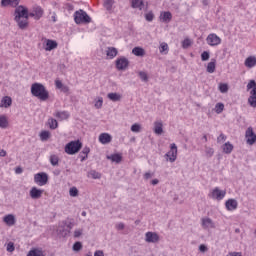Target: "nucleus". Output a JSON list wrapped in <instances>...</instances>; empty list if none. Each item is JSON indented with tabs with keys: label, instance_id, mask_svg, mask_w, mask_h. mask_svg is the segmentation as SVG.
Instances as JSON below:
<instances>
[{
	"label": "nucleus",
	"instance_id": "obj_59",
	"mask_svg": "<svg viewBox=\"0 0 256 256\" xmlns=\"http://www.w3.org/2000/svg\"><path fill=\"white\" fill-rule=\"evenodd\" d=\"M116 229H118V231H123V229H125V224L122 222L116 224Z\"/></svg>",
	"mask_w": 256,
	"mask_h": 256
},
{
	"label": "nucleus",
	"instance_id": "obj_16",
	"mask_svg": "<svg viewBox=\"0 0 256 256\" xmlns=\"http://www.w3.org/2000/svg\"><path fill=\"white\" fill-rule=\"evenodd\" d=\"M11 105H13V99L11 98V96L2 97V99L0 101L1 109H9V107H11Z\"/></svg>",
	"mask_w": 256,
	"mask_h": 256
},
{
	"label": "nucleus",
	"instance_id": "obj_50",
	"mask_svg": "<svg viewBox=\"0 0 256 256\" xmlns=\"http://www.w3.org/2000/svg\"><path fill=\"white\" fill-rule=\"evenodd\" d=\"M73 251H81V249H83V244H81V242H75L73 245Z\"/></svg>",
	"mask_w": 256,
	"mask_h": 256
},
{
	"label": "nucleus",
	"instance_id": "obj_61",
	"mask_svg": "<svg viewBox=\"0 0 256 256\" xmlns=\"http://www.w3.org/2000/svg\"><path fill=\"white\" fill-rule=\"evenodd\" d=\"M226 256H243L241 252H229Z\"/></svg>",
	"mask_w": 256,
	"mask_h": 256
},
{
	"label": "nucleus",
	"instance_id": "obj_27",
	"mask_svg": "<svg viewBox=\"0 0 256 256\" xmlns=\"http://www.w3.org/2000/svg\"><path fill=\"white\" fill-rule=\"evenodd\" d=\"M27 256H45V252L42 248H32Z\"/></svg>",
	"mask_w": 256,
	"mask_h": 256
},
{
	"label": "nucleus",
	"instance_id": "obj_43",
	"mask_svg": "<svg viewBox=\"0 0 256 256\" xmlns=\"http://www.w3.org/2000/svg\"><path fill=\"white\" fill-rule=\"evenodd\" d=\"M248 103H249L250 107H253L255 109L256 108V96L253 94H250V96L248 98Z\"/></svg>",
	"mask_w": 256,
	"mask_h": 256
},
{
	"label": "nucleus",
	"instance_id": "obj_19",
	"mask_svg": "<svg viewBox=\"0 0 256 256\" xmlns=\"http://www.w3.org/2000/svg\"><path fill=\"white\" fill-rule=\"evenodd\" d=\"M43 47L45 51H53V49H57V41L46 39L44 41Z\"/></svg>",
	"mask_w": 256,
	"mask_h": 256
},
{
	"label": "nucleus",
	"instance_id": "obj_13",
	"mask_svg": "<svg viewBox=\"0 0 256 256\" xmlns=\"http://www.w3.org/2000/svg\"><path fill=\"white\" fill-rule=\"evenodd\" d=\"M245 137L248 145H254V143L256 142V135H255V132H253V128L251 127H249L246 130Z\"/></svg>",
	"mask_w": 256,
	"mask_h": 256
},
{
	"label": "nucleus",
	"instance_id": "obj_60",
	"mask_svg": "<svg viewBox=\"0 0 256 256\" xmlns=\"http://www.w3.org/2000/svg\"><path fill=\"white\" fill-rule=\"evenodd\" d=\"M199 251H200L201 253L207 252V246H205L204 244H201V245L199 246Z\"/></svg>",
	"mask_w": 256,
	"mask_h": 256
},
{
	"label": "nucleus",
	"instance_id": "obj_11",
	"mask_svg": "<svg viewBox=\"0 0 256 256\" xmlns=\"http://www.w3.org/2000/svg\"><path fill=\"white\" fill-rule=\"evenodd\" d=\"M145 241L146 243H157L160 241L159 234H157V232H146Z\"/></svg>",
	"mask_w": 256,
	"mask_h": 256
},
{
	"label": "nucleus",
	"instance_id": "obj_28",
	"mask_svg": "<svg viewBox=\"0 0 256 256\" xmlns=\"http://www.w3.org/2000/svg\"><path fill=\"white\" fill-rule=\"evenodd\" d=\"M9 127V118L7 115H0V129H7Z\"/></svg>",
	"mask_w": 256,
	"mask_h": 256
},
{
	"label": "nucleus",
	"instance_id": "obj_57",
	"mask_svg": "<svg viewBox=\"0 0 256 256\" xmlns=\"http://www.w3.org/2000/svg\"><path fill=\"white\" fill-rule=\"evenodd\" d=\"M81 235H83V229H76L74 231V237L75 239H79V237H81Z\"/></svg>",
	"mask_w": 256,
	"mask_h": 256
},
{
	"label": "nucleus",
	"instance_id": "obj_58",
	"mask_svg": "<svg viewBox=\"0 0 256 256\" xmlns=\"http://www.w3.org/2000/svg\"><path fill=\"white\" fill-rule=\"evenodd\" d=\"M55 85H56V89H60V90H62L63 86H64V84H63V82H61V80H56Z\"/></svg>",
	"mask_w": 256,
	"mask_h": 256
},
{
	"label": "nucleus",
	"instance_id": "obj_24",
	"mask_svg": "<svg viewBox=\"0 0 256 256\" xmlns=\"http://www.w3.org/2000/svg\"><path fill=\"white\" fill-rule=\"evenodd\" d=\"M202 227L204 229H214L215 223H213V220H211V218H202Z\"/></svg>",
	"mask_w": 256,
	"mask_h": 256
},
{
	"label": "nucleus",
	"instance_id": "obj_48",
	"mask_svg": "<svg viewBox=\"0 0 256 256\" xmlns=\"http://www.w3.org/2000/svg\"><path fill=\"white\" fill-rule=\"evenodd\" d=\"M131 131H132V133H140L141 132V125L137 124V123L133 124L131 126Z\"/></svg>",
	"mask_w": 256,
	"mask_h": 256
},
{
	"label": "nucleus",
	"instance_id": "obj_54",
	"mask_svg": "<svg viewBox=\"0 0 256 256\" xmlns=\"http://www.w3.org/2000/svg\"><path fill=\"white\" fill-rule=\"evenodd\" d=\"M255 87H256L255 80H250L249 83L246 86L247 91H251V89H255Z\"/></svg>",
	"mask_w": 256,
	"mask_h": 256
},
{
	"label": "nucleus",
	"instance_id": "obj_49",
	"mask_svg": "<svg viewBox=\"0 0 256 256\" xmlns=\"http://www.w3.org/2000/svg\"><path fill=\"white\" fill-rule=\"evenodd\" d=\"M40 139L41 141H47L49 139V131H42L40 133Z\"/></svg>",
	"mask_w": 256,
	"mask_h": 256
},
{
	"label": "nucleus",
	"instance_id": "obj_7",
	"mask_svg": "<svg viewBox=\"0 0 256 256\" xmlns=\"http://www.w3.org/2000/svg\"><path fill=\"white\" fill-rule=\"evenodd\" d=\"M49 182V175L45 172H40L34 175V183L39 187L45 186Z\"/></svg>",
	"mask_w": 256,
	"mask_h": 256
},
{
	"label": "nucleus",
	"instance_id": "obj_46",
	"mask_svg": "<svg viewBox=\"0 0 256 256\" xmlns=\"http://www.w3.org/2000/svg\"><path fill=\"white\" fill-rule=\"evenodd\" d=\"M94 107L96 109H101V107H103V97H98L97 100H95Z\"/></svg>",
	"mask_w": 256,
	"mask_h": 256
},
{
	"label": "nucleus",
	"instance_id": "obj_32",
	"mask_svg": "<svg viewBox=\"0 0 256 256\" xmlns=\"http://www.w3.org/2000/svg\"><path fill=\"white\" fill-rule=\"evenodd\" d=\"M132 53L135 55V57H145V49L142 47H134L132 49Z\"/></svg>",
	"mask_w": 256,
	"mask_h": 256
},
{
	"label": "nucleus",
	"instance_id": "obj_56",
	"mask_svg": "<svg viewBox=\"0 0 256 256\" xmlns=\"http://www.w3.org/2000/svg\"><path fill=\"white\" fill-rule=\"evenodd\" d=\"M227 141V136L225 134H220L219 137L217 138V143H225Z\"/></svg>",
	"mask_w": 256,
	"mask_h": 256
},
{
	"label": "nucleus",
	"instance_id": "obj_22",
	"mask_svg": "<svg viewBox=\"0 0 256 256\" xmlns=\"http://www.w3.org/2000/svg\"><path fill=\"white\" fill-rule=\"evenodd\" d=\"M131 7L143 11L145 9V2L143 0H131Z\"/></svg>",
	"mask_w": 256,
	"mask_h": 256
},
{
	"label": "nucleus",
	"instance_id": "obj_52",
	"mask_svg": "<svg viewBox=\"0 0 256 256\" xmlns=\"http://www.w3.org/2000/svg\"><path fill=\"white\" fill-rule=\"evenodd\" d=\"M6 250L8 253H13V251H15V244L13 242H9L6 246Z\"/></svg>",
	"mask_w": 256,
	"mask_h": 256
},
{
	"label": "nucleus",
	"instance_id": "obj_55",
	"mask_svg": "<svg viewBox=\"0 0 256 256\" xmlns=\"http://www.w3.org/2000/svg\"><path fill=\"white\" fill-rule=\"evenodd\" d=\"M205 153H206L207 157H213L215 150H213V148L206 147Z\"/></svg>",
	"mask_w": 256,
	"mask_h": 256
},
{
	"label": "nucleus",
	"instance_id": "obj_31",
	"mask_svg": "<svg viewBox=\"0 0 256 256\" xmlns=\"http://www.w3.org/2000/svg\"><path fill=\"white\" fill-rule=\"evenodd\" d=\"M107 159L112 161V163H121L123 160V156L121 154H111L107 156Z\"/></svg>",
	"mask_w": 256,
	"mask_h": 256
},
{
	"label": "nucleus",
	"instance_id": "obj_30",
	"mask_svg": "<svg viewBox=\"0 0 256 256\" xmlns=\"http://www.w3.org/2000/svg\"><path fill=\"white\" fill-rule=\"evenodd\" d=\"M115 5V0H103V7L106 11L111 13L113 11V6Z\"/></svg>",
	"mask_w": 256,
	"mask_h": 256
},
{
	"label": "nucleus",
	"instance_id": "obj_53",
	"mask_svg": "<svg viewBox=\"0 0 256 256\" xmlns=\"http://www.w3.org/2000/svg\"><path fill=\"white\" fill-rule=\"evenodd\" d=\"M211 57V55L209 54L208 51H204L201 54V60L202 61H209V58Z\"/></svg>",
	"mask_w": 256,
	"mask_h": 256
},
{
	"label": "nucleus",
	"instance_id": "obj_35",
	"mask_svg": "<svg viewBox=\"0 0 256 256\" xmlns=\"http://www.w3.org/2000/svg\"><path fill=\"white\" fill-rule=\"evenodd\" d=\"M49 161L52 167H57V165H59V156L56 154H51L49 157Z\"/></svg>",
	"mask_w": 256,
	"mask_h": 256
},
{
	"label": "nucleus",
	"instance_id": "obj_47",
	"mask_svg": "<svg viewBox=\"0 0 256 256\" xmlns=\"http://www.w3.org/2000/svg\"><path fill=\"white\" fill-rule=\"evenodd\" d=\"M219 91L220 93H227V91H229V85L225 83L219 84Z\"/></svg>",
	"mask_w": 256,
	"mask_h": 256
},
{
	"label": "nucleus",
	"instance_id": "obj_1",
	"mask_svg": "<svg viewBox=\"0 0 256 256\" xmlns=\"http://www.w3.org/2000/svg\"><path fill=\"white\" fill-rule=\"evenodd\" d=\"M14 21L20 29H25L29 25V10L23 5H18L14 11Z\"/></svg>",
	"mask_w": 256,
	"mask_h": 256
},
{
	"label": "nucleus",
	"instance_id": "obj_20",
	"mask_svg": "<svg viewBox=\"0 0 256 256\" xmlns=\"http://www.w3.org/2000/svg\"><path fill=\"white\" fill-rule=\"evenodd\" d=\"M244 65L245 67H247V69H253L254 67H256V56H248L244 61Z\"/></svg>",
	"mask_w": 256,
	"mask_h": 256
},
{
	"label": "nucleus",
	"instance_id": "obj_26",
	"mask_svg": "<svg viewBox=\"0 0 256 256\" xmlns=\"http://www.w3.org/2000/svg\"><path fill=\"white\" fill-rule=\"evenodd\" d=\"M30 17H35L36 19L43 17V9L39 6L34 7L33 11L30 13Z\"/></svg>",
	"mask_w": 256,
	"mask_h": 256
},
{
	"label": "nucleus",
	"instance_id": "obj_62",
	"mask_svg": "<svg viewBox=\"0 0 256 256\" xmlns=\"http://www.w3.org/2000/svg\"><path fill=\"white\" fill-rule=\"evenodd\" d=\"M94 256H105V253H103V250H97L95 251Z\"/></svg>",
	"mask_w": 256,
	"mask_h": 256
},
{
	"label": "nucleus",
	"instance_id": "obj_39",
	"mask_svg": "<svg viewBox=\"0 0 256 256\" xmlns=\"http://www.w3.org/2000/svg\"><path fill=\"white\" fill-rule=\"evenodd\" d=\"M90 152H91V149L89 147H84L81 152V157H82L81 161H85V159H87Z\"/></svg>",
	"mask_w": 256,
	"mask_h": 256
},
{
	"label": "nucleus",
	"instance_id": "obj_4",
	"mask_svg": "<svg viewBox=\"0 0 256 256\" xmlns=\"http://www.w3.org/2000/svg\"><path fill=\"white\" fill-rule=\"evenodd\" d=\"M81 147H83V143L79 140H74L65 145L64 151L67 155H75L81 151Z\"/></svg>",
	"mask_w": 256,
	"mask_h": 256
},
{
	"label": "nucleus",
	"instance_id": "obj_18",
	"mask_svg": "<svg viewBox=\"0 0 256 256\" xmlns=\"http://www.w3.org/2000/svg\"><path fill=\"white\" fill-rule=\"evenodd\" d=\"M3 222L8 227H13V225L17 223V218H15V215L13 214H8L3 217Z\"/></svg>",
	"mask_w": 256,
	"mask_h": 256
},
{
	"label": "nucleus",
	"instance_id": "obj_41",
	"mask_svg": "<svg viewBox=\"0 0 256 256\" xmlns=\"http://www.w3.org/2000/svg\"><path fill=\"white\" fill-rule=\"evenodd\" d=\"M69 195L70 197H79V189L77 187L73 186L69 189Z\"/></svg>",
	"mask_w": 256,
	"mask_h": 256
},
{
	"label": "nucleus",
	"instance_id": "obj_44",
	"mask_svg": "<svg viewBox=\"0 0 256 256\" xmlns=\"http://www.w3.org/2000/svg\"><path fill=\"white\" fill-rule=\"evenodd\" d=\"M48 125H49L50 129H57V127H59V123L53 118H50L48 120Z\"/></svg>",
	"mask_w": 256,
	"mask_h": 256
},
{
	"label": "nucleus",
	"instance_id": "obj_37",
	"mask_svg": "<svg viewBox=\"0 0 256 256\" xmlns=\"http://www.w3.org/2000/svg\"><path fill=\"white\" fill-rule=\"evenodd\" d=\"M161 55H167L169 53V45L165 42H162L159 47Z\"/></svg>",
	"mask_w": 256,
	"mask_h": 256
},
{
	"label": "nucleus",
	"instance_id": "obj_64",
	"mask_svg": "<svg viewBox=\"0 0 256 256\" xmlns=\"http://www.w3.org/2000/svg\"><path fill=\"white\" fill-rule=\"evenodd\" d=\"M60 91H63V93H69V87L64 85L62 86V89H60Z\"/></svg>",
	"mask_w": 256,
	"mask_h": 256
},
{
	"label": "nucleus",
	"instance_id": "obj_38",
	"mask_svg": "<svg viewBox=\"0 0 256 256\" xmlns=\"http://www.w3.org/2000/svg\"><path fill=\"white\" fill-rule=\"evenodd\" d=\"M225 109V104L219 102L215 105L214 111L217 113V115H220V113H223V110Z\"/></svg>",
	"mask_w": 256,
	"mask_h": 256
},
{
	"label": "nucleus",
	"instance_id": "obj_51",
	"mask_svg": "<svg viewBox=\"0 0 256 256\" xmlns=\"http://www.w3.org/2000/svg\"><path fill=\"white\" fill-rule=\"evenodd\" d=\"M183 49H187L188 47H191V39L186 38L182 42Z\"/></svg>",
	"mask_w": 256,
	"mask_h": 256
},
{
	"label": "nucleus",
	"instance_id": "obj_15",
	"mask_svg": "<svg viewBox=\"0 0 256 256\" xmlns=\"http://www.w3.org/2000/svg\"><path fill=\"white\" fill-rule=\"evenodd\" d=\"M29 195L31 199H34V200L41 199V197H43V190L37 187H32L30 189Z\"/></svg>",
	"mask_w": 256,
	"mask_h": 256
},
{
	"label": "nucleus",
	"instance_id": "obj_42",
	"mask_svg": "<svg viewBox=\"0 0 256 256\" xmlns=\"http://www.w3.org/2000/svg\"><path fill=\"white\" fill-rule=\"evenodd\" d=\"M144 17H145L146 21L151 23V21H153L155 19V14L153 13V11H149L144 14Z\"/></svg>",
	"mask_w": 256,
	"mask_h": 256
},
{
	"label": "nucleus",
	"instance_id": "obj_23",
	"mask_svg": "<svg viewBox=\"0 0 256 256\" xmlns=\"http://www.w3.org/2000/svg\"><path fill=\"white\" fill-rule=\"evenodd\" d=\"M155 135H163V122L161 120L154 122V129Z\"/></svg>",
	"mask_w": 256,
	"mask_h": 256
},
{
	"label": "nucleus",
	"instance_id": "obj_33",
	"mask_svg": "<svg viewBox=\"0 0 256 256\" xmlns=\"http://www.w3.org/2000/svg\"><path fill=\"white\" fill-rule=\"evenodd\" d=\"M107 97L110 101H113L114 103L119 101L122 98L121 94L117 92L108 93Z\"/></svg>",
	"mask_w": 256,
	"mask_h": 256
},
{
	"label": "nucleus",
	"instance_id": "obj_6",
	"mask_svg": "<svg viewBox=\"0 0 256 256\" xmlns=\"http://www.w3.org/2000/svg\"><path fill=\"white\" fill-rule=\"evenodd\" d=\"M177 155V144H170V150L165 154L166 161H168L169 163H175L177 161Z\"/></svg>",
	"mask_w": 256,
	"mask_h": 256
},
{
	"label": "nucleus",
	"instance_id": "obj_29",
	"mask_svg": "<svg viewBox=\"0 0 256 256\" xmlns=\"http://www.w3.org/2000/svg\"><path fill=\"white\" fill-rule=\"evenodd\" d=\"M216 67H217V60L211 59V61L207 64V67H206L207 73H215Z\"/></svg>",
	"mask_w": 256,
	"mask_h": 256
},
{
	"label": "nucleus",
	"instance_id": "obj_45",
	"mask_svg": "<svg viewBox=\"0 0 256 256\" xmlns=\"http://www.w3.org/2000/svg\"><path fill=\"white\" fill-rule=\"evenodd\" d=\"M88 177H91L92 179H101V173L95 171V170H91L88 173Z\"/></svg>",
	"mask_w": 256,
	"mask_h": 256
},
{
	"label": "nucleus",
	"instance_id": "obj_25",
	"mask_svg": "<svg viewBox=\"0 0 256 256\" xmlns=\"http://www.w3.org/2000/svg\"><path fill=\"white\" fill-rule=\"evenodd\" d=\"M54 117H56V119H58V121H65L69 117V112L57 111L54 113Z\"/></svg>",
	"mask_w": 256,
	"mask_h": 256
},
{
	"label": "nucleus",
	"instance_id": "obj_36",
	"mask_svg": "<svg viewBox=\"0 0 256 256\" xmlns=\"http://www.w3.org/2000/svg\"><path fill=\"white\" fill-rule=\"evenodd\" d=\"M117 50L116 48L110 47L106 51V55L109 59H114V57H117Z\"/></svg>",
	"mask_w": 256,
	"mask_h": 256
},
{
	"label": "nucleus",
	"instance_id": "obj_2",
	"mask_svg": "<svg viewBox=\"0 0 256 256\" xmlns=\"http://www.w3.org/2000/svg\"><path fill=\"white\" fill-rule=\"evenodd\" d=\"M31 93L33 97H37L40 101H47L49 99V91L41 83H34L31 85Z\"/></svg>",
	"mask_w": 256,
	"mask_h": 256
},
{
	"label": "nucleus",
	"instance_id": "obj_8",
	"mask_svg": "<svg viewBox=\"0 0 256 256\" xmlns=\"http://www.w3.org/2000/svg\"><path fill=\"white\" fill-rule=\"evenodd\" d=\"M206 43L209 47H218V45H221V37L217 36L215 33H210L206 37Z\"/></svg>",
	"mask_w": 256,
	"mask_h": 256
},
{
	"label": "nucleus",
	"instance_id": "obj_40",
	"mask_svg": "<svg viewBox=\"0 0 256 256\" xmlns=\"http://www.w3.org/2000/svg\"><path fill=\"white\" fill-rule=\"evenodd\" d=\"M138 75H139L141 81H143V83H147V81H149V75L147 74V72H145V71H140V72L138 73Z\"/></svg>",
	"mask_w": 256,
	"mask_h": 256
},
{
	"label": "nucleus",
	"instance_id": "obj_10",
	"mask_svg": "<svg viewBox=\"0 0 256 256\" xmlns=\"http://www.w3.org/2000/svg\"><path fill=\"white\" fill-rule=\"evenodd\" d=\"M71 229H73V223H71L69 221H64L59 226V231L64 236L68 235L69 233H71Z\"/></svg>",
	"mask_w": 256,
	"mask_h": 256
},
{
	"label": "nucleus",
	"instance_id": "obj_9",
	"mask_svg": "<svg viewBox=\"0 0 256 256\" xmlns=\"http://www.w3.org/2000/svg\"><path fill=\"white\" fill-rule=\"evenodd\" d=\"M129 67V59L125 56H121L116 59V69L118 71H125Z\"/></svg>",
	"mask_w": 256,
	"mask_h": 256
},
{
	"label": "nucleus",
	"instance_id": "obj_34",
	"mask_svg": "<svg viewBox=\"0 0 256 256\" xmlns=\"http://www.w3.org/2000/svg\"><path fill=\"white\" fill-rule=\"evenodd\" d=\"M222 150H223V153H226V155L231 154L233 152V144H231V142H226L222 146Z\"/></svg>",
	"mask_w": 256,
	"mask_h": 256
},
{
	"label": "nucleus",
	"instance_id": "obj_3",
	"mask_svg": "<svg viewBox=\"0 0 256 256\" xmlns=\"http://www.w3.org/2000/svg\"><path fill=\"white\" fill-rule=\"evenodd\" d=\"M74 21L76 25H86L87 23H91V16L80 9L74 13Z\"/></svg>",
	"mask_w": 256,
	"mask_h": 256
},
{
	"label": "nucleus",
	"instance_id": "obj_14",
	"mask_svg": "<svg viewBox=\"0 0 256 256\" xmlns=\"http://www.w3.org/2000/svg\"><path fill=\"white\" fill-rule=\"evenodd\" d=\"M225 207L228 211H237V207H239V202H237L233 198H230L225 202Z\"/></svg>",
	"mask_w": 256,
	"mask_h": 256
},
{
	"label": "nucleus",
	"instance_id": "obj_5",
	"mask_svg": "<svg viewBox=\"0 0 256 256\" xmlns=\"http://www.w3.org/2000/svg\"><path fill=\"white\" fill-rule=\"evenodd\" d=\"M225 195H227L226 190H222L219 187H215L210 191L208 197H210V199H213L214 201H223L225 199Z\"/></svg>",
	"mask_w": 256,
	"mask_h": 256
},
{
	"label": "nucleus",
	"instance_id": "obj_21",
	"mask_svg": "<svg viewBox=\"0 0 256 256\" xmlns=\"http://www.w3.org/2000/svg\"><path fill=\"white\" fill-rule=\"evenodd\" d=\"M172 19H173V14H171V12L166 11V12L160 13V21H162V23H171Z\"/></svg>",
	"mask_w": 256,
	"mask_h": 256
},
{
	"label": "nucleus",
	"instance_id": "obj_12",
	"mask_svg": "<svg viewBox=\"0 0 256 256\" xmlns=\"http://www.w3.org/2000/svg\"><path fill=\"white\" fill-rule=\"evenodd\" d=\"M98 141L99 143H101V145H109V143L113 141V136H111V134L109 133L104 132L99 135Z\"/></svg>",
	"mask_w": 256,
	"mask_h": 256
},
{
	"label": "nucleus",
	"instance_id": "obj_63",
	"mask_svg": "<svg viewBox=\"0 0 256 256\" xmlns=\"http://www.w3.org/2000/svg\"><path fill=\"white\" fill-rule=\"evenodd\" d=\"M151 177H153V173H151V172H146L144 174V179H151Z\"/></svg>",
	"mask_w": 256,
	"mask_h": 256
},
{
	"label": "nucleus",
	"instance_id": "obj_17",
	"mask_svg": "<svg viewBox=\"0 0 256 256\" xmlns=\"http://www.w3.org/2000/svg\"><path fill=\"white\" fill-rule=\"evenodd\" d=\"M19 3H21V0H1L0 5L1 7H12L15 9L19 6Z\"/></svg>",
	"mask_w": 256,
	"mask_h": 256
}]
</instances>
